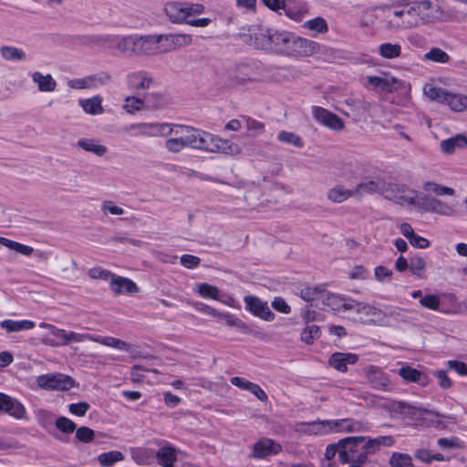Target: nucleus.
Segmentation results:
<instances>
[{"instance_id": "nucleus-39", "label": "nucleus", "mask_w": 467, "mask_h": 467, "mask_svg": "<svg viewBox=\"0 0 467 467\" xmlns=\"http://www.w3.org/2000/svg\"><path fill=\"white\" fill-rule=\"evenodd\" d=\"M124 459V455L119 451H110L103 452L99 455L98 460L101 466L109 467L115 462H120Z\"/></svg>"}, {"instance_id": "nucleus-28", "label": "nucleus", "mask_w": 467, "mask_h": 467, "mask_svg": "<svg viewBox=\"0 0 467 467\" xmlns=\"http://www.w3.org/2000/svg\"><path fill=\"white\" fill-rule=\"evenodd\" d=\"M77 145L88 152H92L96 156L101 157L108 151L105 145L99 144L93 139H80L78 140Z\"/></svg>"}, {"instance_id": "nucleus-32", "label": "nucleus", "mask_w": 467, "mask_h": 467, "mask_svg": "<svg viewBox=\"0 0 467 467\" xmlns=\"http://www.w3.org/2000/svg\"><path fill=\"white\" fill-rule=\"evenodd\" d=\"M93 341L97 343H100L102 345L111 347L117 349L124 350V351H130L131 347L127 342L113 337H101V336H94Z\"/></svg>"}, {"instance_id": "nucleus-48", "label": "nucleus", "mask_w": 467, "mask_h": 467, "mask_svg": "<svg viewBox=\"0 0 467 467\" xmlns=\"http://www.w3.org/2000/svg\"><path fill=\"white\" fill-rule=\"evenodd\" d=\"M198 293L204 298L218 299L219 289L215 285L202 283L198 285Z\"/></svg>"}, {"instance_id": "nucleus-41", "label": "nucleus", "mask_w": 467, "mask_h": 467, "mask_svg": "<svg viewBox=\"0 0 467 467\" xmlns=\"http://www.w3.org/2000/svg\"><path fill=\"white\" fill-rule=\"evenodd\" d=\"M350 443V437H346L338 441L337 444H329L327 447L326 450V461L327 462H322V467H332V464L330 461L335 458V456L337 454V451L339 450V447H341L343 444H348Z\"/></svg>"}, {"instance_id": "nucleus-36", "label": "nucleus", "mask_w": 467, "mask_h": 467, "mask_svg": "<svg viewBox=\"0 0 467 467\" xmlns=\"http://www.w3.org/2000/svg\"><path fill=\"white\" fill-rule=\"evenodd\" d=\"M217 317H221L225 320V323L230 327H235L245 334L253 333L254 330L248 325H246L240 318L234 317L229 313H221Z\"/></svg>"}, {"instance_id": "nucleus-31", "label": "nucleus", "mask_w": 467, "mask_h": 467, "mask_svg": "<svg viewBox=\"0 0 467 467\" xmlns=\"http://www.w3.org/2000/svg\"><path fill=\"white\" fill-rule=\"evenodd\" d=\"M326 309L333 312H340L341 310L347 309V303L342 297L331 294L328 291L326 292L325 302H321Z\"/></svg>"}, {"instance_id": "nucleus-53", "label": "nucleus", "mask_w": 467, "mask_h": 467, "mask_svg": "<svg viewBox=\"0 0 467 467\" xmlns=\"http://www.w3.org/2000/svg\"><path fill=\"white\" fill-rule=\"evenodd\" d=\"M56 427L63 433H72L76 431V424L66 417H58L55 421Z\"/></svg>"}, {"instance_id": "nucleus-14", "label": "nucleus", "mask_w": 467, "mask_h": 467, "mask_svg": "<svg viewBox=\"0 0 467 467\" xmlns=\"http://www.w3.org/2000/svg\"><path fill=\"white\" fill-rule=\"evenodd\" d=\"M314 119L320 124L331 129L341 130L344 127L342 119L331 111L318 106L312 107Z\"/></svg>"}, {"instance_id": "nucleus-22", "label": "nucleus", "mask_w": 467, "mask_h": 467, "mask_svg": "<svg viewBox=\"0 0 467 467\" xmlns=\"http://www.w3.org/2000/svg\"><path fill=\"white\" fill-rule=\"evenodd\" d=\"M128 83L137 90H145L152 83V78L144 71L132 72L127 76Z\"/></svg>"}, {"instance_id": "nucleus-20", "label": "nucleus", "mask_w": 467, "mask_h": 467, "mask_svg": "<svg viewBox=\"0 0 467 467\" xmlns=\"http://www.w3.org/2000/svg\"><path fill=\"white\" fill-rule=\"evenodd\" d=\"M230 84L232 86L244 85L254 80L251 68L247 65H241L229 72Z\"/></svg>"}, {"instance_id": "nucleus-17", "label": "nucleus", "mask_w": 467, "mask_h": 467, "mask_svg": "<svg viewBox=\"0 0 467 467\" xmlns=\"http://www.w3.org/2000/svg\"><path fill=\"white\" fill-rule=\"evenodd\" d=\"M281 446L271 439L263 438L254 443L252 457L256 459L265 458L272 454H277Z\"/></svg>"}, {"instance_id": "nucleus-51", "label": "nucleus", "mask_w": 467, "mask_h": 467, "mask_svg": "<svg viewBox=\"0 0 467 467\" xmlns=\"http://www.w3.org/2000/svg\"><path fill=\"white\" fill-rule=\"evenodd\" d=\"M320 328L316 325L307 326L301 334V339L306 344H312L315 338L319 337Z\"/></svg>"}, {"instance_id": "nucleus-46", "label": "nucleus", "mask_w": 467, "mask_h": 467, "mask_svg": "<svg viewBox=\"0 0 467 467\" xmlns=\"http://www.w3.org/2000/svg\"><path fill=\"white\" fill-rule=\"evenodd\" d=\"M430 209L433 213L445 216H451L454 213V210L451 206L443 203L439 199H431L430 201Z\"/></svg>"}, {"instance_id": "nucleus-19", "label": "nucleus", "mask_w": 467, "mask_h": 467, "mask_svg": "<svg viewBox=\"0 0 467 467\" xmlns=\"http://www.w3.org/2000/svg\"><path fill=\"white\" fill-rule=\"evenodd\" d=\"M109 285L111 290L117 295L122 293L132 295L139 291L137 285L132 280L122 276H116L115 275Z\"/></svg>"}, {"instance_id": "nucleus-54", "label": "nucleus", "mask_w": 467, "mask_h": 467, "mask_svg": "<svg viewBox=\"0 0 467 467\" xmlns=\"http://www.w3.org/2000/svg\"><path fill=\"white\" fill-rule=\"evenodd\" d=\"M76 438L84 443L91 442L95 438V431L88 427H79L76 429Z\"/></svg>"}, {"instance_id": "nucleus-52", "label": "nucleus", "mask_w": 467, "mask_h": 467, "mask_svg": "<svg viewBox=\"0 0 467 467\" xmlns=\"http://www.w3.org/2000/svg\"><path fill=\"white\" fill-rule=\"evenodd\" d=\"M399 375L408 381L417 382L421 377V372L416 368L406 366L400 368Z\"/></svg>"}, {"instance_id": "nucleus-10", "label": "nucleus", "mask_w": 467, "mask_h": 467, "mask_svg": "<svg viewBox=\"0 0 467 467\" xmlns=\"http://www.w3.org/2000/svg\"><path fill=\"white\" fill-rule=\"evenodd\" d=\"M38 387L45 389L67 390L74 386V379L64 374H46L36 379Z\"/></svg>"}, {"instance_id": "nucleus-55", "label": "nucleus", "mask_w": 467, "mask_h": 467, "mask_svg": "<svg viewBox=\"0 0 467 467\" xmlns=\"http://www.w3.org/2000/svg\"><path fill=\"white\" fill-rule=\"evenodd\" d=\"M420 304L423 307L431 310H438L441 305V300L436 295H427L420 299Z\"/></svg>"}, {"instance_id": "nucleus-60", "label": "nucleus", "mask_w": 467, "mask_h": 467, "mask_svg": "<svg viewBox=\"0 0 467 467\" xmlns=\"http://www.w3.org/2000/svg\"><path fill=\"white\" fill-rule=\"evenodd\" d=\"M242 120L246 129L250 131L260 133L264 130L265 125L256 119L250 117H242Z\"/></svg>"}, {"instance_id": "nucleus-47", "label": "nucleus", "mask_w": 467, "mask_h": 467, "mask_svg": "<svg viewBox=\"0 0 467 467\" xmlns=\"http://www.w3.org/2000/svg\"><path fill=\"white\" fill-rule=\"evenodd\" d=\"M350 192L341 186H336L329 190L327 198L333 202H342L348 199Z\"/></svg>"}, {"instance_id": "nucleus-23", "label": "nucleus", "mask_w": 467, "mask_h": 467, "mask_svg": "<svg viewBox=\"0 0 467 467\" xmlns=\"http://www.w3.org/2000/svg\"><path fill=\"white\" fill-rule=\"evenodd\" d=\"M6 403L7 405H5L2 412L7 413L16 420L27 419L26 410L19 400L7 395Z\"/></svg>"}, {"instance_id": "nucleus-4", "label": "nucleus", "mask_w": 467, "mask_h": 467, "mask_svg": "<svg viewBox=\"0 0 467 467\" xmlns=\"http://www.w3.org/2000/svg\"><path fill=\"white\" fill-rule=\"evenodd\" d=\"M119 52L127 57H149L156 55L157 46L153 36H123L118 43Z\"/></svg>"}, {"instance_id": "nucleus-7", "label": "nucleus", "mask_w": 467, "mask_h": 467, "mask_svg": "<svg viewBox=\"0 0 467 467\" xmlns=\"http://www.w3.org/2000/svg\"><path fill=\"white\" fill-rule=\"evenodd\" d=\"M156 40V55L190 46L192 36L189 34H165L153 36Z\"/></svg>"}, {"instance_id": "nucleus-64", "label": "nucleus", "mask_w": 467, "mask_h": 467, "mask_svg": "<svg viewBox=\"0 0 467 467\" xmlns=\"http://www.w3.org/2000/svg\"><path fill=\"white\" fill-rule=\"evenodd\" d=\"M448 367L461 376H467V364L458 360H449Z\"/></svg>"}, {"instance_id": "nucleus-5", "label": "nucleus", "mask_w": 467, "mask_h": 467, "mask_svg": "<svg viewBox=\"0 0 467 467\" xmlns=\"http://www.w3.org/2000/svg\"><path fill=\"white\" fill-rule=\"evenodd\" d=\"M297 432L303 434L323 435L330 432L350 431V421L348 419L335 420H317L311 422H298L295 426Z\"/></svg>"}, {"instance_id": "nucleus-61", "label": "nucleus", "mask_w": 467, "mask_h": 467, "mask_svg": "<svg viewBox=\"0 0 467 467\" xmlns=\"http://www.w3.org/2000/svg\"><path fill=\"white\" fill-rule=\"evenodd\" d=\"M399 83V80L395 78L389 76H384L380 78V88L382 90L387 92H391L393 89L397 88L396 85Z\"/></svg>"}, {"instance_id": "nucleus-45", "label": "nucleus", "mask_w": 467, "mask_h": 467, "mask_svg": "<svg viewBox=\"0 0 467 467\" xmlns=\"http://www.w3.org/2000/svg\"><path fill=\"white\" fill-rule=\"evenodd\" d=\"M423 189L426 192H432L436 195H454V190L451 187L443 186L433 182H426L423 184Z\"/></svg>"}, {"instance_id": "nucleus-34", "label": "nucleus", "mask_w": 467, "mask_h": 467, "mask_svg": "<svg viewBox=\"0 0 467 467\" xmlns=\"http://www.w3.org/2000/svg\"><path fill=\"white\" fill-rule=\"evenodd\" d=\"M303 27L315 32L313 36L316 34H324L328 31V25L327 21L320 16L306 21L303 24Z\"/></svg>"}, {"instance_id": "nucleus-33", "label": "nucleus", "mask_w": 467, "mask_h": 467, "mask_svg": "<svg viewBox=\"0 0 467 467\" xmlns=\"http://www.w3.org/2000/svg\"><path fill=\"white\" fill-rule=\"evenodd\" d=\"M445 103L454 111L461 112L467 109V95L448 92Z\"/></svg>"}, {"instance_id": "nucleus-58", "label": "nucleus", "mask_w": 467, "mask_h": 467, "mask_svg": "<svg viewBox=\"0 0 467 467\" xmlns=\"http://www.w3.org/2000/svg\"><path fill=\"white\" fill-rule=\"evenodd\" d=\"M354 397L359 400V401L357 402L358 405L376 406L379 402V397L368 392L362 394H355Z\"/></svg>"}, {"instance_id": "nucleus-1", "label": "nucleus", "mask_w": 467, "mask_h": 467, "mask_svg": "<svg viewBox=\"0 0 467 467\" xmlns=\"http://www.w3.org/2000/svg\"><path fill=\"white\" fill-rule=\"evenodd\" d=\"M143 137H163L169 153L178 154L185 148L213 153L238 154L240 147L202 130L168 122H144Z\"/></svg>"}, {"instance_id": "nucleus-38", "label": "nucleus", "mask_w": 467, "mask_h": 467, "mask_svg": "<svg viewBox=\"0 0 467 467\" xmlns=\"http://www.w3.org/2000/svg\"><path fill=\"white\" fill-rule=\"evenodd\" d=\"M379 53L384 58H396L401 54V47L399 44L383 43L379 47Z\"/></svg>"}, {"instance_id": "nucleus-25", "label": "nucleus", "mask_w": 467, "mask_h": 467, "mask_svg": "<svg viewBox=\"0 0 467 467\" xmlns=\"http://www.w3.org/2000/svg\"><path fill=\"white\" fill-rule=\"evenodd\" d=\"M78 104L87 114L100 115L104 112L102 98L99 95L89 99H81Z\"/></svg>"}, {"instance_id": "nucleus-40", "label": "nucleus", "mask_w": 467, "mask_h": 467, "mask_svg": "<svg viewBox=\"0 0 467 467\" xmlns=\"http://www.w3.org/2000/svg\"><path fill=\"white\" fill-rule=\"evenodd\" d=\"M423 58L427 61L444 64L449 62L450 56L439 47H431L427 53L424 54Z\"/></svg>"}, {"instance_id": "nucleus-12", "label": "nucleus", "mask_w": 467, "mask_h": 467, "mask_svg": "<svg viewBox=\"0 0 467 467\" xmlns=\"http://www.w3.org/2000/svg\"><path fill=\"white\" fill-rule=\"evenodd\" d=\"M352 312L357 314L355 321L360 323H379L382 321V312L368 304L352 301Z\"/></svg>"}, {"instance_id": "nucleus-18", "label": "nucleus", "mask_w": 467, "mask_h": 467, "mask_svg": "<svg viewBox=\"0 0 467 467\" xmlns=\"http://www.w3.org/2000/svg\"><path fill=\"white\" fill-rule=\"evenodd\" d=\"M363 373L372 388L377 389H388L390 381L379 368L368 366L363 369Z\"/></svg>"}, {"instance_id": "nucleus-62", "label": "nucleus", "mask_w": 467, "mask_h": 467, "mask_svg": "<svg viewBox=\"0 0 467 467\" xmlns=\"http://www.w3.org/2000/svg\"><path fill=\"white\" fill-rule=\"evenodd\" d=\"M201 263V259L192 254H183L181 256V264L189 269L196 268Z\"/></svg>"}, {"instance_id": "nucleus-59", "label": "nucleus", "mask_w": 467, "mask_h": 467, "mask_svg": "<svg viewBox=\"0 0 467 467\" xmlns=\"http://www.w3.org/2000/svg\"><path fill=\"white\" fill-rule=\"evenodd\" d=\"M90 405L86 401H81L78 403H71L68 406V410L71 414L83 417L86 415L87 411L89 410Z\"/></svg>"}, {"instance_id": "nucleus-29", "label": "nucleus", "mask_w": 467, "mask_h": 467, "mask_svg": "<svg viewBox=\"0 0 467 467\" xmlns=\"http://www.w3.org/2000/svg\"><path fill=\"white\" fill-rule=\"evenodd\" d=\"M156 458L161 466L173 467V464L177 460L176 451L172 447H162L157 451Z\"/></svg>"}, {"instance_id": "nucleus-26", "label": "nucleus", "mask_w": 467, "mask_h": 467, "mask_svg": "<svg viewBox=\"0 0 467 467\" xmlns=\"http://www.w3.org/2000/svg\"><path fill=\"white\" fill-rule=\"evenodd\" d=\"M326 292L323 285L307 286L300 291V297L306 302H325Z\"/></svg>"}, {"instance_id": "nucleus-6", "label": "nucleus", "mask_w": 467, "mask_h": 467, "mask_svg": "<svg viewBox=\"0 0 467 467\" xmlns=\"http://www.w3.org/2000/svg\"><path fill=\"white\" fill-rule=\"evenodd\" d=\"M203 11V5L198 3L169 2L164 5V13L173 24H187L190 17Z\"/></svg>"}, {"instance_id": "nucleus-8", "label": "nucleus", "mask_w": 467, "mask_h": 467, "mask_svg": "<svg viewBox=\"0 0 467 467\" xmlns=\"http://www.w3.org/2000/svg\"><path fill=\"white\" fill-rule=\"evenodd\" d=\"M395 439L392 436H379L369 439L365 436H352V454L356 449L361 448L366 453H375L381 446H392Z\"/></svg>"}, {"instance_id": "nucleus-27", "label": "nucleus", "mask_w": 467, "mask_h": 467, "mask_svg": "<svg viewBox=\"0 0 467 467\" xmlns=\"http://www.w3.org/2000/svg\"><path fill=\"white\" fill-rule=\"evenodd\" d=\"M0 55L5 61H25L27 59L26 53L19 47L13 46H2Z\"/></svg>"}, {"instance_id": "nucleus-57", "label": "nucleus", "mask_w": 467, "mask_h": 467, "mask_svg": "<svg viewBox=\"0 0 467 467\" xmlns=\"http://www.w3.org/2000/svg\"><path fill=\"white\" fill-rule=\"evenodd\" d=\"M121 39H123V36H104L103 37H100L99 40L103 41V50L116 49L119 51L118 43H120Z\"/></svg>"}, {"instance_id": "nucleus-43", "label": "nucleus", "mask_w": 467, "mask_h": 467, "mask_svg": "<svg viewBox=\"0 0 467 467\" xmlns=\"http://www.w3.org/2000/svg\"><path fill=\"white\" fill-rule=\"evenodd\" d=\"M131 457L138 464H150L153 458V451L145 448H138L132 451Z\"/></svg>"}, {"instance_id": "nucleus-21", "label": "nucleus", "mask_w": 467, "mask_h": 467, "mask_svg": "<svg viewBox=\"0 0 467 467\" xmlns=\"http://www.w3.org/2000/svg\"><path fill=\"white\" fill-rule=\"evenodd\" d=\"M31 77L33 82L37 85L39 91L53 92L56 90L57 81L50 74L44 75L39 71H36Z\"/></svg>"}, {"instance_id": "nucleus-50", "label": "nucleus", "mask_w": 467, "mask_h": 467, "mask_svg": "<svg viewBox=\"0 0 467 467\" xmlns=\"http://www.w3.org/2000/svg\"><path fill=\"white\" fill-rule=\"evenodd\" d=\"M36 419L38 423L44 428L53 425L57 420L52 412L43 409L36 410Z\"/></svg>"}, {"instance_id": "nucleus-37", "label": "nucleus", "mask_w": 467, "mask_h": 467, "mask_svg": "<svg viewBox=\"0 0 467 467\" xmlns=\"http://www.w3.org/2000/svg\"><path fill=\"white\" fill-rule=\"evenodd\" d=\"M53 336L57 337L58 340L45 337L42 343L50 347H61L68 345V331L61 328L54 329Z\"/></svg>"}, {"instance_id": "nucleus-56", "label": "nucleus", "mask_w": 467, "mask_h": 467, "mask_svg": "<svg viewBox=\"0 0 467 467\" xmlns=\"http://www.w3.org/2000/svg\"><path fill=\"white\" fill-rule=\"evenodd\" d=\"M88 275L92 279H101V280H111L114 274L109 270L102 269L101 267H93L90 268L88 272Z\"/></svg>"}, {"instance_id": "nucleus-11", "label": "nucleus", "mask_w": 467, "mask_h": 467, "mask_svg": "<svg viewBox=\"0 0 467 467\" xmlns=\"http://www.w3.org/2000/svg\"><path fill=\"white\" fill-rule=\"evenodd\" d=\"M110 81V75L106 72H101L95 75H89L85 78L69 79L67 81V86L73 89H89L106 85Z\"/></svg>"}, {"instance_id": "nucleus-42", "label": "nucleus", "mask_w": 467, "mask_h": 467, "mask_svg": "<svg viewBox=\"0 0 467 467\" xmlns=\"http://www.w3.org/2000/svg\"><path fill=\"white\" fill-rule=\"evenodd\" d=\"M391 467H414L410 455L402 452H393L389 458Z\"/></svg>"}, {"instance_id": "nucleus-44", "label": "nucleus", "mask_w": 467, "mask_h": 467, "mask_svg": "<svg viewBox=\"0 0 467 467\" xmlns=\"http://www.w3.org/2000/svg\"><path fill=\"white\" fill-rule=\"evenodd\" d=\"M424 94L432 100L445 102L448 91L441 88H437L432 85H426L424 87Z\"/></svg>"}, {"instance_id": "nucleus-35", "label": "nucleus", "mask_w": 467, "mask_h": 467, "mask_svg": "<svg viewBox=\"0 0 467 467\" xmlns=\"http://www.w3.org/2000/svg\"><path fill=\"white\" fill-rule=\"evenodd\" d=\"M350 354L334 353L329 358V365L340 372L348 370V364L349 363Z\"/></svg>"}, {"instance_id": "nucleus-3", "label": "nucleus", "mask_w": 467, "mask_h": 467, "mask_svg": "<svg viewBox=\"0 0 467 467\" xmlns=\"http://www.w3.org/2000/svg\"><path fill=\"white\" fill-rule=\"evenodd\" d=\"M276 51L282 55L306 57L319 51V44L291 32H275L269 36Z\"/></svg>"}, {"instance_id": "nucleus-63", "label": "nucleus", "mask_w": 467, "mask_h": 467, "mask_svg": "<svg viewBox=\"0 0 467 467\" xmlns=\"http://www.w3.org/2000/svg\"><path fill=\"white\" fill-rule=\"evenodd\" d=\"M94 335L91 334H81L74 331H68V345L71 343H80L85 340L93 341Z\"/></svg>"}, {"instance_id": "nucleus-13", "label": "nucleus", "mask_w": 467, "mask_h": 467, "mask_svg": "<svg viewBox=\"0 0 467 467\" xmlns=\"http://www.w3.org/2000/svg\"><path fill=\"white\" fill-rule=\"evenodd\" d=\"M244 303L246 309L254 316L265 321H272L275 319V314L271 311L267 303L262 301L259 297L254 296H246L244 297Z\"/></svg>"}, {"instance_id": "nucleus-49", "label": "nucleus", "mask_w": 467, "mask_h": 467, "mask_svg": "<svg viewBox=\"0 0 467 467\" xmlns=\"http://www.w3.org/2000/svg\"><path fill=\"white\" fill-rule=\"evenodd\" d=\"M277 138L282 142L291 144L298 148L303 147V141L301 138L293 132L282 130L279 132Z\"/></svg>"}, {"instance_id": "nucleus-30", "label": "nucleus", "mask_w": 467, "mask_h": 467, "mask_svg": "<svg viewBox=\"0 0 467 467\" xmlns=\"http://www.w3.org/2000/svg\"><path fill=\"white\" fill-rule=\"evenodd\" d=\"M0 327L7 332H19L22 330H28L35 327V323L31 320H12L6 319L0 323Z\"/></svg>"}, {"instance_id": "nucleus-16", "label": "nucleus", "mask_w": 467, "mask_h": 467, "mask_svg": "<svg viewBox=\"0 0 467 467\" xmlns=\"http://www.w3.org/2000/svg\"><path fill=\"white\" fill-rule=\"evenodd\" d=\"M385 182L381 180L365 179L359 182L355 189H352V198L361 199L365 195L383 192Z\"/></svg>"}, {"instance_id": "nucleus-24", "label": "nucleus", "mask_w": 467, "mask_h": 467, "mask_svg": "<svg viewBox=\"0 0 467 467\" xmlns=\"http://www.w3.org/2000/svg\"><path fill=\"white\" fill-rule=\"evenodd\" d=\"M467 147V137L458 134L441 141V150L443 153L452 154L456 149Z\"/></svg>"}, {"instance_id": "nucleus-2", "label": "nucleus", "mask_w": 467, "mask_h": 467, "mask_svg": "<svg viewBox=\"0 0 467 467\" xmlns=\"http://www.w3.org/2000/svg\"><path fill=\"white\" fill-rule=\"evenodd\" d=\"M400 5L405 9L395 10L390 23L402 29L434 24L442 13L432 0H401Z\"/></svg>"}, {"instance_id": "nucleus-9", "label": "nucleus", "mask_w": 467, "mask_h": 467, "mask_svg": "<svg viewBox=\"0 0 467 467\" xmlns=\"http://www.w3.org/2000/svg\"><path fill=\"white\" fill-rule=\"evenodd\" d=\"M382 193L387 199L392 200L399 204L412 205L417 198V192L403 184L385 183Z\"/></svg>"}, {"instance_id": "nucleus-15", "label": "nucleus", "mask_w": 467, "mask_h": 467, "mask_svg": "<svg viewBox=\"0 0 467 467\" xmlns=\"http://www.w3.org/2000/svg\"><path fill=\"white\" fill-rule=\"evenodd\" d=\"M391 410L395 412L400 413L401 415H404L405 417H408L410 419H417V418L420 417L422 415V412L427 413L431 416H435L436 418H441V419L448 418L447 416L442 415L440 412L423 410V409L418 408L416 406L410 405V404L403 402V401L392 402Z\"/></svg>"}]
</instances>
